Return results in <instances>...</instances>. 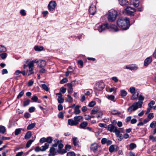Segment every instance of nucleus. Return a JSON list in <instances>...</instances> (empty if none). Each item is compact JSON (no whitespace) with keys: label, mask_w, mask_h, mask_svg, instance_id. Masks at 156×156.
Instances as JSON below:
<instances>
[{"label":"nucleus","mask_w":156,"mask_h":156,"mask_svg":"<svg viewBox=\"0 0 156 156\" xmlns=\"http://www.w3.org/2000/svg\"><path fill=\"white\" fill-rule=\"evenodd\" d=\"M68 80L66 78H63L60 81V83L61 84H63L67 82Z\"/></svg>","instance_id":"nucleus-60"},{"label":"nucleus","mask_w":156,"mask_h":156,"mask_svg":"<svg viewBox=\"0 0 156 156\" xmlns=\"http://www.w3.org/2000/svg\"><path fill=\"white\" fill-rule=\"evenodd\" d=\"M107 98L109 100L112 101L114 102L115 101V97L113 95H108L107 96Z\"/></svg>","instance_id":"nucleus-37"},{"label":"nucleus","mask_w":156,"mask_h":156,"mask_svg":"<svg viewBox=\"0 0 156 156\" xmlns=\"http://www.w3.org/2000/svg\"><path fill=\"white\" fill-rule=\"evenodd\" d=\"M117 90V89L115 87H112L111 88H109L108 90H107V91L110 92H113L114 93H115Z\"/></svg>","instance_id":"nucleus-41"},{"label":"nucleus","mask_w":156,"mask_h":156,"mask_svg":"<svg viewBox=\"0 0 156 156\" xmlns=\"http://www.w3.org/2000/svg\"><path fill=\"white\" fill-rule=\"evenodd\" d=\"M155 104V102L153 100L151 101L150 103L148 104V106L151 108L152 107V106Z\"/></svg>","instance_id":"nucleus-56"},{"label":"nucleus","mask_w":156,"mask_h":156,"mask_svg":"<svg viewBox=\"0 0 156 156\" xmlns=\"http://www.w3.org/2000/svg\"><path fill=\"white\" fill-rule=\"evenodd\" d=\"M73 72V71L72 68L71 67L69 66L67 69V71L66 73L65 76L67 77L69 76V74L72 73Z\"/></svg>","instance_id":"nucleus-20"},{"label":"nucleus","mask_w":156,"mask_h":156,"mask_svg":"<svg viewBox=\"0 0 156 156\" xmlns=\"http://www.w3.org/2000/svg\"><path fill=\"white\" fill-rule=\"evenodd\" d=\"M104 83L102 82H98L95 85V88L98 90H102L105 87Z\"/></svg>","instance_id":"nucleus-6"},{"label":"nucleus","mask_w":156,"mask_h":156,"mask_svg":"<svg viewBox=\"0 0 156 156\" xmlns=\"http://www.w3.org/2000/svg\"><path fill=\"white\" fill-rule=\"evenodd\" d=\"M111 113L113 115H119L121 114V112L116 110H112L111 111Z\"/></svg>","instance_id":"nucleus-43"},{"label":"nucleus","mask_w":156,"mask_h":156,"mask_svg":"<svg viewBox=\"0 0 156 156\" xmlns=\"http://www.w3.org/2000/svg\"><path fill=\"white\" fill-rule=\"evenodd\" d=\"M127 94V92L124 90H122L120 91V95L122 97H125Z\"/></svg>","instance_id":"nucleus-32"},{"label":"nucleus","mask_w":156,"mask_h":156,"mask_svg":"<svg viewBox=\"0 0 156 156\" xmlns=\"http://www.w3.org/2000/svg\"><path fill=\"white\" fill-rule=\"evenodd\" d=\"M58 103H63L64 101V99L62 98V97H58Z\"/></svg>","instance_id":"nucleus-57"},{"label":"nucleus","mask_w":156,"mask_h":156,"mask_svg":"<svg viewBox=\"0 0 156 156\" xmlns=\"http://www.w3.org/2000/svg\"><path fill=\"white\" fill-rule=\"evenodd\" d=\"M119 4L122 6L128 5L129 2L127 0H119Z\"/></svg>","instance_id":"nucleus-18"},{"label":"nucleus","mask_w":156,"mask_h":156,"mask_svg":"<svg viewBox=\"0 0 156 156\" xmlns=\"http://www.w3.org/2000/svg\"><path fill=\"white\" fill-rule=\"evenodd\" d=\"M57 6V3L55 1H51L48 5V10L51 11H54Z\"/></svg>","instance_id":"nucleus-4"},{"label":"nucleus","mask_w":156,"mask_h":156,"mask_svg":"<svg viewBox=\"0 0 156 156\" xmlns=\"http://www.w3.org/2000/svg\"><path fill=\"white\" fill-rule=\"evenodd\" d=\"M34 140H30L26 144V147H29L31 145L32 143L34 141Z\"/></svg>","instance_id":"nucleus-44"},{"label":"nucleus","mask_w":156,"mask_h":156,"mask_svg":"<svg viewBox=\"0 0 156 156\" xmlns=\"http://www.w3.org/2000/svg\"><path fill=\"white\" fill-rule=\"evenodd\" d=\"M46 64V62L45 61L43 60H39V62L38 64V66H39V68H42L45 66Z\"/></svg>","instance_id":"nucleus-15"},{"label":"nucleus","mask_w":156,"mask_h":156,"mask_svg":"<svg viewBox=\"0 0 156 156\" xmlns=\"http://www.w3.org/2000/svg\"><path fill=\"white\" fill-rule=\"evenodd\" d=\"M80 106L79 105H77L74 108V113L76 115L79 114L80 112L81 111L80 109Z\"/></svg>","instance_id":"nucleus-16"},{"label":"nucleus","mask_w":156,"mask_h":156,"mask_svg":"<svg viewBox=\"0 0 156 156\" xmlns=\"http://www.w3.org/2000/svg\"><path fill=\"white\" fill-rule=\"evenodd\" d=\"M31 132L29 131L27 132L26 133L25 136V139H29L31 136Z\"/></svg>","instance_id":"nucleus-27"},{"label":"nucleus","mask_w":156,"mask_h":156,"mask_svg":"<svg viewBox=\"0 0 156 156\" xmlns=\"http://www.w3.org/2000/svg\"><path fill=\"white\" fill-rule=\"evenodd\" d=\"M29 70L27 71L28 72V76H29L33 74L34 73V66L29 64Z\"/></svg>","instance_id":"nucleus-13"},{"label":"nucleus","mask_w":156,"mask_h":156,"mask_svg":"<svg viewBox=\"0 0 156 156\" xmlns=\"http://www.w3.org/2000/svg\"><path fill=\"white\" fill-rule=\"evenodd\" d=\"M108 130L111 132L115 133H119V130L117 129L116 127L115 126L112 124H109L108 126Z\"/></svg>","instance_id":"nucleus-7"},{"label":"nucleus","mask_w":156,"mask_h":156,"mask_svg":"<svg viewBox=\"0 0 156 156\" xmlns=\"http://www.w3.org/2000/svg\"><path fill=\"white\" fill-rule=\"evenodd\" d=\"M120 133V132L119 130V133L118 134L116 133L115 134L116 135L117 137H118V140L121 141L123 139V136H122V134Z\"/></svg>","instance_id":"nucleus-26"},{"label":"nucleus","mask_w":156,"mask_h":156,"mask_svg":"<svg viewBox=\"0 0 156 156\" xmlns=\"http://www.w3.org/2000/svg\"><path fill=\"white\" fill-rule=\"evenodd\" d=\"M31 99L33 100L34 102H36L38 100L37 97L36 96H33L31 98Z\"/></svg>","instance_id":"nucleus-62"},{"label":"nucleus","mask_w":156,"mask_h":156,"mask_svg":"<svg viewBox=\"0 0 156 156\" xmlns=\"http://www.w3.org/2000/svg\"><path fill=\"white\" fill-rule=\"evenodd\" d=\"M115 150V146L113 145H111L109 147V151L110 152H113Z\"/></svg>","instance_id":"nucleus-47"},{"label":"nucleus","mask_w":156,"mask_h":156,"mask_svg":"<svg viewBox=\"0 0 156 156\" xmlns=\"http://www.w3.org/2000/svg\"><path fill=\"white\" fill-rule=\"evenodd\" d=\"M77 138L75 137H73L72 138V140L73 144L75 146H76L79 143V141H77Z\"/></svg>","instance_id":"nucleus-25"},{"label":"nucleus","mask_w":156,"mask_h":156,"mask_svg":"<svg viewBox=\"0 0 156 156\" xmlns=\"http://www.w3.org/2000/svg\"><path fill=\"white\" fill-rule=\"evenodd\" d=\"M117 16L116 11L111 9L109 11L108 15V19L109 21L113 22L115 20Z\"/></svg>","instance_id":"nucleus-3"},{"label":"nucleus","mask_w":156,"mask_h":156,"mask_svg":"<svg viewBox=\"0 0 156 156\" xmlns=\"http://www.w3.org/2000/svg\"><path fill=\"white\" fill-rule=\"evenodd\" d=\"M135 88L134 87H131L129 88V91L132 94L134 93L135 92Z\"/></svg>","instance_id":"nucleus-54"},{"label":"nucleus","mask_w":156,"mask_h":156,"mask_svg":"<svg viewBox=\"0 0 156 156\" xmlns=\"http://www.w3.org/2000/svg\"><path fill=\"white\" fill-rule=\"evenodd\" d=\"M83 117L81 116H78L74 117V119L75 121L77 123V124L79 123V122L82 120Z\"/></svg>","instance_id":"nucleus-19"},{"label":"nucleus","mask_w":156,"mask_h":156,"mask_svg":"<svg viewBox=\"0 0 156 156\" xmlns=\"http://www.w3.org/2000/svg\"><path fill=\"white\" fill-rule=\"evenodd\" d=\"M55 149L53 147H52L50 149V153L49 156H54L55 155L56 152L55 151Z\"/></svg>","instance_id":"nucleus-21"},{"label":"nucleus","mask_w":156,"mask_h":156,"mask_svg":"<svg viewBox=\"0 0 156 156\" xmlns=\"http://www.w3.org/2000/svg\"><path fill=\"white\" fill-rule=\"evenodd\" d=\"M152 61V58L151 57H149L146 58L144 60V65L145 66H147L150 64Z\"/></svg>","instance_id":"nucleus-14"},{"label":"nucleus","mask_w":156,"mask_h":156,"mask_svg":"<svg viewBox=\"0 0 156 156\" xmlns=\"http://www.w3.org/2000/svg\"><path fill=\"white\" fill-rule=\"evenodd\" d=\"M6 131L5 127L3 126H0V133H4Z\"/></svg>","instance_id":"nucleus-39"},{"label":"nucleus","mask_w":156,"mask_h":156,"mask_svg":"<svg viewBox=\"0 0 156 156\" xmlns=\"http://www.w3.org/2000/svg\"><path fill=\"white\" fill-rule=\"evenodd\" d=\"M68 88L69 89H68V92L69 93H71L72 92L73 90V88H72V87L71 86H67Z\"/></svg>","instance_id":"nucleus-58"},{"label":"nucleus","mask_w":156,"mask_h":156,"mask_svg":"<svg viewBox=\"0 0 156 156\" xmlns=\"http://www.w3.org/2000/svg\"><path fill=\"white\" fill-rule=\"evenodd\" d=\"M87 123L86 122H83L80 125V128L85 129L87 125Z\"/></svg>","instance_id":"nucleus-28"},{"label":"nucleus","mask_w":156,"mask_h":156,"mask_svg":"<svg viewBox=\"0 0 156 156\" xmlns=\"http://www.w3.org/2000/svg\"><path fill=\"white\" fill-rule=\"evenodd\" d=\"M129 147L130 149L133 150L136 147V145L135 144L132 143L130 144Z\"/></svg>","instance_id":"nucleus-51"},{"label":"nucleus","mask_w":156,"mask_h":156,"mask_svg":"<svg viewBox=\"0 0 156 156\" xmlns=\"http://www.w3.org/2000/svg\"><path fill=\"white\" fill-rule=\"evenodd\" d=\"M49 144L48 143L45 144L44 145L41 146V151H44L48 148Z\"/></svg>","instance_id":"nucleus-23"},{"label":"nucleus","mask_w":156,"mask_h":156,"mask_svg":"<svg viewBox=\"0 0 156 156\" xmlns=\"http://www.w3.org/2000/svg\"><path fill=\"white\" fill-rule=\"evenodd\" d=\"M96 104V102L94 101H92L90 102L88 104V106L90 107H93Z\"/></svg>","instance_id":"nucleus-53"},{"label":"nucleus","mask_w":156,"mask_h":156,"mask_svg":"<svg viewBox=\"0 0 156 156\" xmlns=\"http://www.w3.org/2000/svg\"><path fill=\"white\" fill-rule=\"evenodd\" d=\"M24 93V92L23 91V90L21 91V92H20V93L19 94H18V96L17 97V98H20L23 95Z\"/></svg>","instance_id":"nucleus-59"},{"label":"nucleus","mask_w":156,"mask_h":156,"mask_svg":"<svg viewBox=\"0 0 156 156\" xmlns=\"http://www.w3.org/2000/svg\"><path fill=\"white\" fill-rule=\"evenodd\" d=\"M6 51V48L2 45H0V53L5 52Z\"/></svg>","instance_id":"nucleus-33"},{"label":"nucleus","mask_w":156,"mask_h":156,"mask_svg":"<svg viewBox=\"0 0 156 156\" xmlns=\"http://www.w3.org/2000/svg\"><path fill=\"white\" fill-rule=\"evenodd\" d=\"M20 13L22 16H24L26 15V13L24 9H21L20 11Z\"/></svg>","instance_id":"nucleus-50"},{"label":"nucleus","mask_w":156,"mask_h":156,"mask_svg":"<svg viewBox=\"0 0 156 156\" xmlns=\"http://www.w3.org/2000/svg\"><path fill=\"white\" fill-rule=\"evenodd\" d=\"M150 126L151 128H153L156 126V122L155 121H153L150 124Z\"/></svg>","instance_id":"nucleus-45"},{"label":"nucleus","mask_w":156,"mask_h":156,"mask_svg":"<svg viewBox=\"0 0 156 156\" xmlns=\"http://www.w3.org/2000/svg\"><path fill=\"white\" fill-rule=\"evenodd\" d=\"M71 148V146L68 144L65 146V149H63L62 150H58V152L61 154H64L66 153L67 151H69Z\"/></svg>","instance_id":"nucleus-8"},{"label":"nucleus","mask_w":156,"mask_h":156,"mask_svg":"<svg viewBox=\"0 0 156 156\" xmlns=\"http://www.w3.org/2000/svg\"><path fill=\"white\" fill-rule=\"evenodd\" d=\"M46 142H47V143L48 144L51 143L53 140L51 137L50 136L46 138Z\"/></svg>","instance_id":"nucleus-42"},{"label":"nucleus","mask_w":156,"mask_h":156,"mask_svg":"<svg viewBox=\"0 0 156 156\" xmlns=\"http://www.w3.org/2000/svg\"><path fill=\"white\" fill-rule=\"evenodd\" d=\"M139 95V93L137 92H135L133 93L132 96L131 97V99L132 100H136L137 99Z\"/></svg>","instance_id":"nucleus-22"},{"label":"nucleus","mask_w":156,"mask_h":156,"mask_svg":"<svg viewBox=\"0 0 156 156\" xmlns=\"http://www.w3.org/2000/svg\"><path fill=\"white\" fill-rule=\"evenodd\" d=\"M46 138L45 137H43L41 138L40 140V142L41 143H43L46 142Z\"/></svg>","instance_id":"nucleus-64"},{"label":"nucleus","mask_w":156,"mask_h":156,"mask_svg":"<svg viewBox=\"0 0 156 156\" xmlns=\"http://www.w3.org/2000/svg\"><path fill=\"white\" fill-rule=\"evenodd\" d=\"M44 48L42 46H40L36 45L34 47V49L36 51H41L43 50Z\"/></svg>","instance_id":"nucleus-29"},{"label":"nucleus","mask_w":156,"mask_h":156,"mask_svg":"<svg viewBox=\"0 0 156 156\" xmlns=\"http://www.w3.org/2000/svg\"><path fill=\"white\" fill-rule=\"evenodd\" d=\"M96 9L95 5H91L89 8V11L90 13L92 15H94L96 12Z\"/></svg>","instance_id":"nucleus-11"},{"label":"nucleus","mask_w":156,"mask_h":156,"mask_svg":"<svg viewBox=\"0 0 156 156\" xmlns=\"http://www.w3.org/2000/svg\"><path fill=\"white\" fill-rule=\"evenodd\" d=\"M67 97V98L66 100V101L70 103H72L73 101V99L69 95H68Z\"/></svg>","instance_id":"nucleus-38"},{"label":"nucleus","mask_w":156,"mask_h":156,"mask_svg":"<svg viewBox=\"0 0 156 156\" xmlns=\"http://www.w3.org/2000/svg\"><path fill=\"white\" fill-rule=\"evenodd\" d=\"M66 156H76V155L73 152L70 151L67 153Z\"/></svg>","instance_id":"nucleus-52"},{"label":"nucleus","mask_w":156,"mask_h":156,"mask_svg":"<svg viewBox=\"0 0 156 156\" xmlns=\"http://www.w3.org/2000/svg\"><path fill=\"white\" fill-rule=\"evenodd\" d=\"M30 102V100L29 99H27L24 102L23 106H26L29 105Z\"/></svg>","instance_id":"nucleus-48"},{"label":"nucleus","mask_w":156,"mask_h":156,"mask_svg":"<svg viewBox=\"0 0 156 156\" xmlns=\"http://www.w3.org/2000/svg\"><path fill=\"white\" fill-rule=\"evenodd\" d=\"M36 124L35 123H32L29 125L27 128V130H30L34 128Z\"/></svg>","instance_id":"nucleus-34"},{"label":"nucleus","mask_w":156,"mask_h":156,"mask_svg":"<svg viewBox=\"0 0 156 156\" xmlns=\"http://www.w3.org/2000/svg\"><path fill=\"white\" fill-rule=\"evenodd\" d=\"M39 60H38L37 59H34L33 60L29 62V64L34 66V63H39Z\"/></svg>","instance_id":"nucleus-35"},{"label":"nucleus","mask_w":156,"mask_h":156,"mask_svg":"<svg viewBox=\"0 0 156 156\" xmlns=\"http://www.w3.org/2000/svg\"><path fill=\"white\" fill-rule=\"evenodd\" d=\"M126 68L128 69L131 70H136L138 69L137 66L135 64H131L129 65L126 66Z\"/></svg>","instance_id":"nucleus-10"},{"label":"nucleus","mask_w":156,"mask_h":156,"mask_svg":"<svg viewBox=\"0 0 156 156\" xmlns=\"http://www.w3.org/2000/svg\"><path fill=\"white\" fill-rule=\"evenodd\" d=\"M138 98L139 101L133 103L132 105L128 108L127 111L129 112H131L142 107L144 98L142 94L138 95Z\"/></svg>","instance_id":"nucleus-1"},{"label":"nucleus","mask_w":156,"mask_h":156,"mask_svg":"<svg viewBox=\"0 0 156 156\" xmlns=\"http://www.w3.org/2000/svg\"><path fill=\"white\" fill-rule=\"evenodd\" d=\"M136 11L134 8L129 6H127L123 12L124 14L131 15Z\"/></svg>","instance_id":"nucleus-5"},{"label":"nucleus","mask_w":156,"mask_h":156,"mask_svg":"<svg viewBox=\"0 0 156 156\" xmlns=\"http://www.w3.org/2000/svg\"><path fill=\"white\" fill-rule=\"evenodd\" d=\"M7 56V54L5 52H3L0 55V56L2 59L5 58Z\"/></svg>","instance_id":"nucleus-46"},{"label":"nucleus","mask_w":156,"mask_h":156,"mask_svg":"<svg viewBox=\"0 0 156 156\" xmlns=\"http://www.w3.org/2000/svg\"><path fill=\"white\" fill-rule=\"evenodd\" d=\"M22 129V128H18L16 129L14 132L15 135H17L20 134Z\"/></svg>","instance_id":"nucleus-36"},{"label":"nucleus","mask_w":156,"mask_h":156,"mask_svg":"<svg viewBox=\"0 0 156 156\" xmlns=\"http://www.w3.org/2000/svg\"><path fill=\"white\" fill-rule=\"evenodd\" d=\"M41 87H42L46 91H48L49 89L46 84H42L41 85Z\"/></svg>","instance_id":"nucleus-49"},{"label":"nucleus","mask_w":156,"mask_h":156,"mask_svg":"<svg viewBox=\"0 0 156 156\" xmlns=\"http://www.w3.org/2000/svg\"><path fill=\"white\" fill-rule=\"evenodd\" d=\"M76 81L75 80L72 81L70 83H68L66 84L67 86H71L72 87L76 85Z\"/></svg>","instance_id":"nucleus-40"},{"label":"nucleus","mask_w":156,"mask_h":156,"mask_svg":"<svg viewBox=\"0 0 156 156\" xmlns=\"http://www.w3.org/2000/svg\"><path fill=\"white\" fill-rule=\"evenodd\" d=\"M99 125L101 127H105V128H107V126L106 124L104 123H100L99 124Z\"/></svg>","instance_id":"nucleus-63"},{"label":"nucleus","mask_w":156,"mask_h":156,"mask_svg":"<svg viewBox=\"0 0 156 156\" xmlns=\"http://www.w3.org/2000/svg\"><path fill=\"white\" fill-rule=\"evenodd\" d=\"M107 140L106 138H103L101 139V143L102 144H104L106 143Z\"/></svg>","instance_id":"nucleus-61"},{"label":"nucleus","mask_w":156,"mask_h":156,"mask_svg":"<svg viewBox=\"0 0 156 156\" xmlns=\"http://www.w3.org/2000/svg\"><path fill=\"white\" fill-rule=\"evenodd\" d=\"M108 28V26L107 24H104L100 26L98 30L99 32H101Z\"/></svg>","instance_id":"nucleus-12"},{"label":"nucleus","mask_w":156,"mask_h":156,"mask_svg":"<svg viewBox=\"0 0 156 156\" xmlns=\"http://www.w3.org/2000/svg\"><path fill=\"white\" fill-rule=\"evenodd\" d=\"M110 28L113 31L116 32L118 30V28L117 26L115 25L112 24L110 25Z\"/></svg>","instance_id":"nucleus-24"},{"label":"nucleus","mask_w":156,"mask_h":156,"mask_svg":"<svg viewBox=\"0 0 156 156\" xmlns=\"http://www.w3.org/2000/svg\"><path fill=\"white\" fill-rule=\"evenodd\" d=\"M139 1L138 0H133L132 2V4L135 7H137L138 6Z\"/></svg>","instance_id":"nucleus-30"},{"label":"nucleus","mask_w":156,"mask_h":156,"mask_svg":"<svg viewBox=\"0 0 156 156\" xmlns=\"http://www.w3.org/2000/svg\"><path fill=\"white\" fill-rule=\"evenodd\" d=\"M68 122V124L71 126H76L77 125V123L75 121V120L72 119H69Z\"/></svg>","instance_id":"nucleus-17"},{"label":"nucleus","mask_w":156,"mask_h":156,"mask_svg":"<svg viewBox=\"0 0 156 156\" xmlns=\"http://www.w3.org/2000/svg\"><path fill=\"white\" fill-rule=\"evenodd\" d=\"M117 24L122 30H127L130 26L129 19L127 17H121L117 20Z\"/></svg>","instance_id":"nucleus-2"},{"label":"nucleus","mask_w":156,"mask_h":156,"mask_svg":"<svg viewBox=\"0 0 156 156\" xmlns=\"http://www.w3.org/2000/svg\"><path fill=\"white\" fill-rule=\"evenodd\" d=\"M99 110V108L98 107H95L92 110L91 114H95L97 113Z\"/></svg>","instance_id":"nucleus-31"},{"label":"nucleus","mask_w":156,"mask_h":156,"mask_svg":"<svg viewBox=\"0 0 156 156\" xmlns=\"http://www.w3.org/2000/svg\"><path fill=\"white\" fill-rule=\"evenodd\" d=\"M100 147L99 145L96 143H94L91 145L90 150L94 153L98 151V148Z\"/></svg>","instance_id":"nucleus-9"},{"label":"nucleus","mask_w":156,"mask_h":156,"mask_svg":"<svg viewBox=\"0 0 156 156\" xmlns=\"http://www.w3.org/2000/svg\"><path fill=\"white\" fill-rule=\"evenodd\" d=\"M154 117V115H153V113H149L147 116L148 118L150 120L151 119H153Z\"/></svg>","instance_id":"nucleus-55"}]
</instances>
